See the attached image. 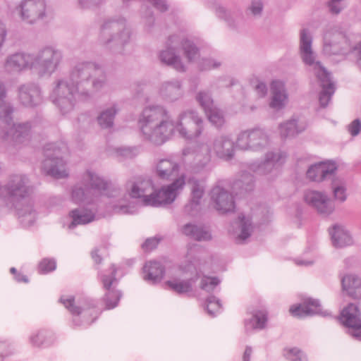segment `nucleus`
I'll return each mask as SVG.
<instances>
[{"mask_svg":"<svg viewBox=\"0 0 361 361\" xmlns=\"http://www.w3.org/2000/svg\"><path fill=\"white\" fill-rule=\"evenodd\" d=\"M153 169L159 178L169 180L178 174L180 165L171 158H161L154 161Z\"/></svg>","mask_w":361,"mask_h":361,"instance_id":"4be33fe9","label":"nucleus"},{"mask_svg":"<svg viewBox=\"0 0 361 361\" xmlns=\"http://www.w3.org/2000/svg\"><path fill=\"white\" fill-rule=\"evenodd\" d=\"M221 62L213 59H202L200 64V69L202 71H208L215 69L221 66Z\"/></svg>","mask_w":361,"mask_h":361,"instance_id":"864d4df0","label":"nucleus"},{"mask_svg":"<svg viewBox=\"0 0 361 361\" xmlns=\"http://www.w3.org/2000/svg\"><path fill=\"white\" fill-rule=\"evenodd\" d=\"M63 59V51L57 47L47 45L36 54L17 51L9 54L4 62V68L8 73H20L32 71L40 77H50L61 66Z\"/></svg>","mask_w":361,"mask_h":361,"instance_id":"7ed1b4c3","label":"nucleus"},{"mask_svg":"<svg viewBox=\"0 0 361 361\" xmlns=\"http://www.w3.org/2000/svg\"><path fill=\"white\" fill-rule=\"evenodd\" d=\"M286 155L281 152H268L262 161H255L250 165V169L259 176L274 173L285 161Z\"/></svg>","mask_w":361,"mask_h":361,"instance_id":"dca6fc26","label":"nucleus"},{"mask_svg":"<svg viewBox=\"0 0 361 361\" xmlns=\"http://www.w3.org/2000/svg\"><path fill=\"white\" fill-rule=\"evenodd\" d=\"M81 183L85 187L75 185L71 192L75 204L90 205L97 204L103 197L109 196V185L94 171L87 170L82 176Z\"/></svg>","mask_w":361,"mask_h":361,"instance_id":"0eeeda50","label":"nucleus"},{"mask_svg":"<svg viewBox=\"0 0 361 361\" xmlns=\"http://www.w3.org/2000/svg\"><path fill=\"white\" fill-rule=\"evenodd\" d=\"M118 111L117 105L115 104L103 109L97 116V122L99 126L102 128H111Z\"/></svg>","mask_w":361,"mask_h":361,"instance_id":"c9c22d12","label":"nucleus"},{"mask_svg":"<svg viewBox=\"0 0 361 361\" xmlns=\"http://www.w3.org/2000/svg\"><path fill=\"white\" fill-rule=\"evenodd\" d=\"M336 166L334 162H319L309 167L307 178L314 182H321L334 174Z\"/></svg>","mask_w":361,"mask_h":361,"instance_id":"b1692460","label":"nucleus"},{"mask_svg":"<svg viewBox=\"0 0 361 361\" xmlns=\"http://www.w3.org/2000/svg\"><path fill=\"white\" fill-rule=\"evenodd\" d=\"M196 279L192 278L186 280L173 279L166 282V286L178 293H185L192 290V283Z\"/></svg>","mask_w":361,"mask_h":361,"instance_id":"4c0bfd02","label":"nucleus"},{"mask_svg":"<svg viewBox=\"0 0 361 361\" xmlns=\"http://www.w3.org/2000/svg\"><path fill=\"white\" fill-rule=\"evenodd\" d=\"M350 50L355 59L356 66L361 70V40Z\"/></svg>","mask_w":361,"mask_h":361,"instance_id":"5fc2aeb1","label":"nucleus"},{"mask_svg":"<svg viewBox=\"0 0 361 361\" xmlns=\"http://www.w3.org/2000/svg\"><path fill=\"white\" fill-rule=\"evenodd\" d=\"M157 10L161 12L166 11L168 9V5L165 0H147Z\"/></svg>","mask_w":361,"mask_h":361,"instance_id":"e2e57ef3","label":"nucleus"},{"mask_svg":"<svg viewBox=\"0 0 361 361\" xmlns=\"http://www.w3.org/2000/svg\"><path fill=\"white\" fill-rule=\"evenodd\" d=\"M159 95L166 102L176 101L183 95L181 82L178 80L164 82L159 88Z\"/></svg>","mask_w":361,"mask_h":361,"instance_id":"bb28decb","label":"nucleus"},{"mask_svg":"<svg viewBox=\"0 0 361 361\" xmlns=\"http://www.w3.org/2000/svg\"><path fill=\"white\" fill-rule=\"evenodd\" d=\"M142 12H145L144 18L145 24L147 26L151 27L154 22V18L152 16V13L149 11L146 8H142Z\"/></svg>","mask_w":361,"mask_h":361,"instance_id":"338daca9","label":"nucleus"},{"mask_svg":"<svg viewBox=\"0 0 361 361\" xmlns=\"http://www.w3.org/2000/svg\"><path fill=\"white\" fill-rule=\"evenodd\" d=\"M180 271L183 274L196 272V267L191 262H185L180 266Z\"/></svg>","mask_w":361,"mask_h":361,"instance_id":"680f3d73","label":"nucleus"},{"mask_svg":"<svg viewBox=\"0 0 361 361\" xmlns=\"http://www.w3.org/2000/svg\"><path fill=\"white\" fill-rule=\"evenodd\" d=\"M312 37L307 29H302L300 33L299 54L302 62L317 78L322 91L319 100L321 106L325 107L330 102L335 92V84L331 78V74L317 59V54L312 47Z\"/></svg>","mask_w":361,"mask_h":361,"instance_id":"423d86ee","label":"nucleus"},{"mask_svg":"<svg viewBox=\"0 0 361 361\" xmlns=\"http://www.w3.org/2000/svg\"><path fill=\"white\" fill-rule=\"evenodd\" d=\"M182 51L188 62H193L199 56L195 45L190 40L173 35L169 37L166 49L159 53V59L178 71H185V66L176 52Z\"/></svg>","mask_w":361,"mask_h":361,"instance_id":"6e6552de","label":"nucleus"},{"mask_svg":"<svg viewBox=\"0 0 361 361\" xmlns=\"http://www.w3.org/2000/svg\"><path fill=\"white\" fill-rule=\"evenodd\" d=\"M233 187L235 189H240L245 192H250L254 188L253 176L249 173H243L240 178L234 182Z\"/></svg>","mask_w":361,"mask_h":361,"instance_id":"58836bf2","label":"nucleus"},{"mask_svg":"<svg viewBox=\"0 0 361 361\" xmlns=\"http://www.w3.org/2000/svg\"><path fill=\"white\" fill-rule=\"evenodd\" d=\"M49 337V333L46 331H40L35 334H33L30 338L31 343L39 347L42 345L48 344L50 342L48 341Z\"/></svg>","mask_w":361,"mask_h":361,"instance_id":"49530a36","label":"nucleus"},{"mask_svg":"<svg viewBox=\"0 0 361 361\" xmlns=\"http://www.w3.org/2000/svg\"><path fill=\"white\" fill-rule=\"evenodd\" d=\"M270 143L267 131L261 128L242 130L236 137V147L242 151H261L269 147Z\"/></svg>","mask_w":361,"mask_h":361,"instance_id":"f8f14e48","label":"nucleus"},{"mask_svg":"<svg viewBox=\"0 0 361 361\" xmlns=\"http://www.w3.org/2000/svg\"><path fill=\"white\" fill-rule=\"evenodd\" d=\"M333 245L342 248L353 245V240L350 233L343 226L335 225L329 231Z\"/></svg>","mask_w":361,"mask_h":361,"instance_id":"cd10ccee","label":"nucleus"},{"mask_svg":"<svg viewBox=\"0 0 361 361\" xmlns=\"http://www.w3.org/2000/svg\"><path fill=\"white\" fill-rule=\"evenodd\" d=\"M361 130V122L359 119H355L348 126V130L352 136H356Z\"/></svg>","mask_w":361,"mask_h":361,"instance_id":"13d9d810","label":"nucleus"},{"mask_svg":"<svg viewBox=\"0 0 361 361\" xmlns=\"http://www.w3.org/2000/svg\"><path fill=\"white\" fill-rule=\"evenodd\" d=\"M267 311L265 310H259L255 311L251 319L245 320V326L248 329H263L266 327L267 322Z\"/></svg>","mask_w":361,"mask_h":361,"instance_id":"e433bc0d","label":"nucleus"},{"mask_svg":"<svg viewBox=\"0 0 361 361\" xmlns=\"http://www.w3.org/2000/svg\"><path fill=\"white\" fill-rule=\"evenodd\" d=\"M220 280L216 277H209L204 276L201 279L200 288L207 291L211 292L219 284Z\"/></svg>","mask_w":361,"mask_h":361,"instance_id":"de8ad7c7","label":"nucleus"},{"mask_svg":"<svg viewBox=\"0 0 361 361\" xmlns=\"http://www.w3.org/2000/svg\"><path fill=\"white\" fill-rule=\"evenodd\" d=\"M305 202L315 208L317 211L324 215H329L334 210V205L326 194L316 191L309 190L305 193Z\"/></svg>","mask_w":361,"mask_h":361,"instance_id":"aec40b11","label":"nucleus"},{"mask_svg":"<svg viewBox=\"0 0 361 361\" xmlns=\"http://www.w3.org/2000/svg\"><path fill=\"white\" fill-rule=\"evenodd\" d=\"M209 122L216 128H221L225 123L224 115L222 111L216 106L213 107L207 112H205Z\"/></svg>","mask_w":361,"mask_h":361,"instance_id":"a19ab883","label":"nucleus"},{"mask_svg":"<svg viewBox=\"0 0 361 361\" xmlns=\"http://www.w3.org/2000/svg\"><path fill=\"white\" fill-rule=\"evenodd\" d=\"M271 97L269 106L275 110L285 107L288 100L285 83L279 80H273L270 85Z\"/></svg>","mask_w":361,"mask_h":361,"instance_id":"5701e85b","label":"nucleus"},{"mask_svg":"<svg viewBox=\"0 0 361 361\" xmlns=\"http://www.w3.org/2000/svg\"><path fill=\"white\" fill-rule=\"evenodd\" d=\"M139 153L136 147H122L116 149V156L122 159L135 158Z\"/></svg>","mask_w":361,"mask_h":361,"instance_id":"a18cd8bd","label":"nucleus"},{"mask_svg":"<svg viewBox=\"0 0 361 361\" xmlns=\"http://www.w3.org/2000/svg\"><path fill=\"white\" fill-rule=\"evenodd\" d=\"M181 232L185 235L197 241H207L212 239V235L207 229L192 224L184 225Z\"/></svg>","mask_w":361,"mask_h":361,"instance_id":"2f4dec72","label":"nucleus"},{"mask_svg":"<svg viewBox=\"0 0 361 361\" xmlns=\"http://www.w3.org/2000/svg\"><path fill=\"white\" fill-rule=\"evenodd\" d=\"M60 302L73 315L78 316L82 311L85 310V307L75 305V299L73 296H62L60 298Z\"/></svg>","mask_w":361,"mask_h":361,"instance_id":"79ce46f5","label":"nucleus"},{"mask_svg":"<svg viewBox=\"0 0 361 361\" xmlns=\"http://www.w3.org/2000/svg\"><path fill=\"white\" fill-rule=\"evenodd\" d=\"M31 192L28 178L21 173L11 175L6 184L0 185V205L14 209L24 226L32 225L37 217Z\"/></svg>","mask_w":361,"mask_h":361,"instance_id":"20e7f679","label":"nucleus"},{"mask_svg":"<svg viewBox=\"0 0 361 361\" xmlns=\"http://www.w3.org/2000/svg\"><path fill=\"white\" fill-rule=\"evenodd\" d=\"M235 142L229 135H220L216 136L212 142V149L216 157L224 161H230L235 156Z\"/></svg>","mask_w":361,"mask_h":361,"instance_id":"6ab92c4d","label":"nucleus"},{"mask_svg":"<svg viewBox=\"0 0 361 361\" xmlns=\"http://www.w3.org/2000/svg\"><path fill=\"white\" fill-rule=\"evenodd\" d=\"M344 6V0H331L329 4L330 11L335 14L340 13Z\"/></svg>","mask_w":361,"mask_h":361,"instance_id":"6e6d98bb","label":"nucleus"},{"mask_svg":"<svg viewBox=\"0 0 361 361\" xmlns=\"http://www.w3.org/2000/svg\"><path fill=\"white\" fill-rule=\"evenodd\" d=\"M13 106L6 100V98L0 99V120L8 129L3 135V138L13 142L15 145H25L31 139V133L35 129L30 122L12 124V114Z\"/></svg>","mask_w":361,"mask_h":361,"instance_id":"1a4fd4ad","label":"nucleus"},{"mask_svg":"<svg viewBox=\"0 0 361 361\" xmlns=\"http://www.w3.org/2000/svg\"><path fill=\"white\" fill-rule=\"evenodd\" d=\"M12 353L10 345L6 341H0V361Z\"/></svg>","mask_w":361,"mask_h":361,"instance_id":"bf43d9fd","label":"nucleus"},{"mask_svg":"<svg viewBox=\"0 0 361 361\" xmlns=\"http://www.w3.org/2000/svg\"><path fill=\"white\" fill-rule=\"evenodd\" d=\"M263 3L262 0H252L247 8V11L254 16H260L263 11Z\"/></svg>","mask_w":361,"mask_h":361,"instance_id":"603ef678","label":"nucleus"},{"mask_svg":"<svg viewBox=\"0 0 361 361\" xmlns=\"http://www.w3.org/2000/svg\"><path fill=\"white\" fill-rule=\"evenodd\" d=\"M144 279L149 283L159 282L164 274V267L160 262L149 261L143 267Z\"/></svg>","mask_w":361,"mask_h":361,"instance_id":"c85d7f7f","label":"nucleus"},{"mask_svg":"<svg viewBox=\"0 0 361 361\" xmlns=\"http://www.w3.org/2000/svg\"><path fill=\"white\" fill-rule=\"evenodd\" d=\"M17 11L21 20L30 25L43 20L47 15L45 0H22Z\"/></svg>","mask_w":361,"mask_h":361,"instance_id":"ddd939ff","label":"nucleus"},{"mask_svg":"<svg viewBox=\"0 0 361 361\" xmlns=\"http://www.w3.org/2000/svg\"><path fill=\"white\" fill-rule=\"evenodd\" d=\"M331 188L334 199L340 202H344L347 199L345 183L341 179H334Z\"/></svg>","mask_w":361,"mask_h":361,"instance_id":"ea45409f","label":"nucleus"},{"mask_svg":"<svg viewBox=\"0 0 361 361\" xmlns=\"http://www.w3.org/2000/svg\"><path fill=\"white\" fill-rule=\"evenodd\" d=\"M221 309L219 300L214 296H209L206 302V310L211 316H215Z\"/></svg>","mask_w":361,"mask_h":361,"instance_id":"09e8293b","label":"nucleus"},{"mask_svg":"<svg viewBox=\"0 0 361 361\" xmlns=\"http://www.w3.org/2000/svg\"><path fill=\"white\" fill-rule=\"evenodd\" d=\"M106 83V75L99 64L78 61L72 67L68 78L56 81L50 98L61 114H66L73 110L77 97L89 99Z\"/></svg>","mask_w":361,"mask_h":361,"instance_id":"f03ea898","label":"nucleus"},{"mask_svg":"<svg viewBox=\"0 0 361 361\" xmlns=\"http://www.w3.org/2000/svg\"><path fill=\"white\" fill-rule=\"evenodd\" d=\"M18 99L25 106L33 107L42 102L39 87L33 82L20 85L18 88Z\"/></svg>","mask_w":361,"mask_h":361,"instance_id":"412c9836","label":"nucleus"},{"mask_svg":"<svg viewBox=\"0 0 361 361\" xmlns=\"http://www.w3.org/2000/svg\"><path fill=\"white\" fill-rule=\"evenodd\" d=\"M68 153V147L63 142L47 144L44 147L45 159L42 162L45 173L57 179L68 177V171L63 159Z\"/></svg>","mask_w":361,"mask_h":361,"instance_id":"9b49d317","label":"nucleus"},{"mask_svg":"<svg viewBox=\"0 0 361 361\" xmlns=\"http://www.w3.org/2000/svg\"><path fill=\"white\" fill-rule=\"evenodd\" d=\"M342 290L353 298L357 297V291L361 289V278L354 274H348L341 278Z\"/></svg>","mask_w":361,"mask_h":361,"instance_id":"473e14b6","label":"nucleus"},{"mask_svg":"<svg viewBox=\"0 0 361 361\" xmlns=\"http://www.w3.org/2000/svg\"><path fill=\"white\" fill-rule=\"evenodd\" d=\"M345 34L337 29L328 30L324 36L323 51L326 55H345L350 51Z\"/></svg>","mask_w":361,"mask_h":361,"instance_id":"2eb2a0df","label":"nucleus"},{"mask_svg":"<svg viewBox=\"0 0 361 361\" xmlns=\"http://www.w3.org/2000/svg\"><path fill=\"white\" fill-rule=\"evenodd\" d=\"M252 353V348L249 346H247L245 348V350L244 352V354H243V361H250Z\"/></svg>","mask_w":361,"mask_h":361,"instance_id":"774afa93","label":"nucleus"},{"mask_svg":"<svg viewBox=\"0 0 361 361\" xmlns=\"http://www.w3.org/2000/svg\"><path fill=\"white\" fill-rule=\"evenodd\" d=\"M306 128L305 123H299L297 120L290 119L279 125V133L282 139L293 137L303 132Z\"/></svg>","mask_w":361,"mask_h":361,"instance_id":"c756f323","label":"nucleus"},{"mask_svg":"<svg viewBox=\"0 0 361 361\" xmlns=\"http://www.w3.org/2000/svg\"><path fill=\"white\" fill-rule=\"evenodd\" d=\"M111 269L112 271L110 276H107L106 274L102 276V281L104 288L107 290L104 297V300L108 309L115 307L121 297V294L118 290L111 289L112 284L116 281V269L114 265L111 267Z\"/></svg>","mask_w":361,"mask_h":361,"instance_id":"393cba45","label":"nucleus"},{"mask_svg":"<svg viewBox=\"0 0 361 361\" xmlns=\"http://www.w3.org/2000/svg\"><path fill=\"white\" fill-rule=\"evenodd\" d=\"M130 38V30L124 18L106 19L101 26V43L116 52H122L124 45L129 42Z\"/></svg>","mask_w":361,"mask_h":361,"instance_id":"9d476101","label":"nucleus"},{"mask_svg":"<svg viewBox=\"0 0 361 361\" xmlns=\"http://www.w3.org/2000/svg\"><path fill=\"white\" fill-rule=\"evenodd\" d=\"M196 99L200 105L202 107L204 112H207L209 110L215 106L211 94L208 92H199L196 96Z\"/></svg>","mask_w":361,"mask_h":361,"instance_id":"37998d69","label":"nucleus"},{"mask_svg":"<svg viewBox=\"0 0 361 361\" xmlns=\"http://www.w3.org/2000/svg\"><path fill=\"white\" fill-rule=\"evenodd\" d=\"M225 181L218 182L210 192L214 207L221 214L234 212L235 200L232 193L226 188Z\"/></svg>","mask_w":361,"mask_h":361,"instance_id":"4468645a","label":"nucleus"},{"mask_svg":"<svg viewBox=\"0 0 361 361\" xmlns=\"http://www.w3.org/2000/svg\"><path fill=\"white\" fill-rule=\"evenodd\" d=\"M138 124L143 139L156 145L166 142L174 131L185 140H194L202 134L204 129L203 120L195 111H183L174 121L167 109L157 104L144 108Z\"/></svg>","mask_w":361,"mask_h":361,"instance_id":"f257e3e1","label":"nucleus"},{"mask_svg":"<svg viewBox=\"0 0 361 361\" xmlns=\"http://www.w3.org/2000/svg\"><path fill=\"white\" fill-rule=\"evenodd\" d=\"M185 185V175L182 173L171 184L156 191L151 179L138 176L126 183V189L131 197L142 199L144 205L159 207L172 203Z\"/></svg>","mask_w":361,"mask_h":361,"instance_id":"39448f33","label":"nucleus"},{"mask_svg":"<svg viewBox=\"0 0 361 361\" xmlns=\"http://www.w3.org/2000/svg\"><path fill=\"white\" fill-rule=\"evenodd\" d=\"M70 216L73 221L69 225L70 228H73L76 225L86 224L94 219V212L84 209H76L71 212Z\"/></svg>","mask_w":361,"mask_h":361,"instance_id":"72a5a7b5","label":"nucleus"},{"mask_svg":"<svg viewBox=\"0 0 361 361\" xmlns=\"http://www.w3.org/2000/svg\"><path fill=\"white\" fill-rule=\"evenodd\" d=\"M56 262L54 259H44L39 264V272L47 274L56 269Z\"/></svg>","mask_w":361,"mask_h":361,"instance_id":"3c124183","label":"nucleus"},{"mask_svg":"<svg viewBox=\"0 0 361 361\" xmlns=\"http://www.w3.org/2000/svg\"><path fill=\"white\" fill-rule=\"evenodd\" d=\"M284 355L290 361H307L306 356L297 348L285 350Z\"/></svg>","mask_w":361,"mask_h":361,"instance_id":"8fccbe9b","label":"nucleus"},{"mask_svg":"<svg viewBox=\"0 0 361 361\" xmlns=\"http://www.w3.org/2000/svg\"><path fill=\"white\" fill-rule=\"evenodd\" d=\"M255 90L259 97H264L267 93V87L264 82H258L255 87Z\"/></svg>","mask_w":361,"mask_h":361,"instance_id":"0e129e2a","label":"nucleus"},{"mask_svg":"<svg viewBox=\"0 0 361 361\" xmlns=\"http://www.w3.org/2000/svg\"><path fill=\"white\" fill-rule=\"evenodd\" d=\"M190 199L185 206V212L189 215H195L201 209L202 200L204 195L205 184L195 178L189 180Z\"/></svg>","mask_w":361,"mask_h":361,"instance_id":"a211bd4d","label":"nucleus"},{"mask_svg":"<svg viewBox=\"0 0 361 361\" xmlns=\"http://www.w3.org/2000/svg\"><path fill=\"white\" fill-rule=\"evenodd\" d=\"M289 311L293 317L298 318L312 314H323L319 300L312 298L305 300L302 304L291 306Z\"/></svg>","mask_w":361,"mask_h":361,"instance_id":"a878e982","label":"nucleus"},{"mask_svg":"<svg viewBox=\"0 0 361 361\" xmlns=\"http://www.w3.org/2000/svg\"><path fill=\"white\" fill-rule=\"evenodd\" d=\"M159 241L156 238H149L142 244V248L145 250H151L157 247Z\"/></svg>","mask_w":361,"mask_h":361,"instance_id":"69168bd1","label":"nucleus"},{"mask_svg":"<svg viewBox=\"0 0 361 361\" xmlns=\"http://www.w3.org/2000/svg\"><path fill=\"white\" fill-rule=\"evenodd\" d=\"M341 322L350 328L349 334L358 339L361 338V319L360 312L356 305L350 303L341 312Z\"/></svg>","mask_w":361,"mask_h":361,"instance_id":"f3484780","label":"nucleus"},{"mask_svg":"<svg viewBox=\"0 0 361 361\" xmlns=\"http://www.w3.org/2000/svg\"><path fill=\"white\" fill-rule=\"evenodd\" d=\"M81 8H92L103 3L104 0H78Z\"/></svg>","mask_w":361,"mask_h":361,"instance_id":"4d7b16f0","label":"nucleus"},{"mask_svg":"<svg viewBox=\"0 0 361 361\" xmlns=\"http://www.w3.org/2000/svg\"><path fill=\"white\" fill-rule=\"evenodd\" d=\"M234 224L236 228L233 231V233L238 240H245L251 235L253 226L250 217L240 215Z\"/></svg>","mask_w":361,"mask_h":361,"instance_id":"7c9ffc66","label":"nucleus"},{"mask_svg":"<svg viewBox=\"0 0 361 361\" xmlns=\"http://www.w3.org/2000/svg\"><path fill=\"white\" fill-rule=\"evenodd\" d=\"M7 34L8 30L6 25L4 21L0 20V50L2 49L6 42Z\"/></svg>","mask_w":361,"mask_h":361,"instance_id":"052dcab7","label":"nucleus"},{"mask_svg":"<svg viewBox=\"0 0 361 361\" xmlns=\"http://www.w3.org/2000/svg\"><path fill=\"white\" fill-rule=\"evenodd\" d=\"M194 160L200 167H204L211 161V149L207 144L201 143L196 145L193 151Z\"/></svg>","mask_w":361,"mask_h":361,"instance_id":"f704fd0d","label":"nucleus"},{"mask_svg":"<svg viewBox=\"0 0 361 361\" xmlns=\"http://www.w3.org/2000/svg\"><path fill=\"white\" fill-rule=\"evenodd\" d=\"M216 13L220 18L224 19L229 26H235L237 15L228 11L224 7L218 5L216 6Z\"/></svg>","mask_w":361,"mask_h":361,"instance_id":"c03bdc74","label":"nucleus"}]
</instances>
